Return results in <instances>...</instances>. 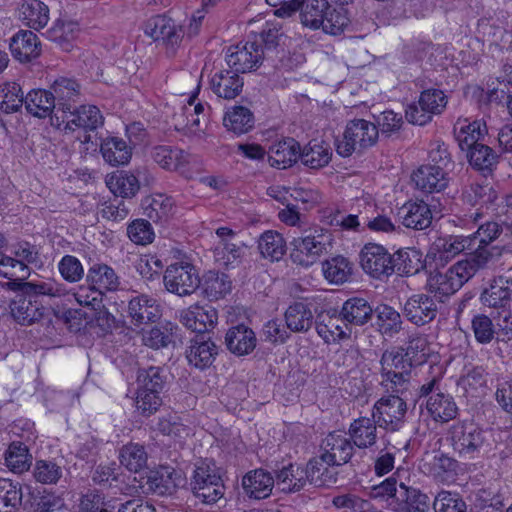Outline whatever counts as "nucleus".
Masks as SVG:
<instances>
[{
	"label": "nucleus",
	"mask_w": 512,
	"mask_h": 512,
	"mask_svg": "<svg viewBox=\"0 0 512 512\" xmlns=\"http://www.w3.org/2000/svg\"><path fill=\"white\" fill-rule=\"evenodd\" d=\"M502 233V227L496 222H486L477 231L468 235L472 239L474 251L449 267L445 272L437 271L430 275L429 287L441 295L457 292L478 271L485 269L493 258L488 245Z\"/></svg>",
	"instance_id": "1"
},
{
	"label": "nucleus",
	"mask_w": 512,
	"mask_h": 512,
	"mask_svg": "<svg viewBox=\"0 0 512 512\" xmlns=\"http://www.w3.org/2000/svg\"><path fill=\"white\" fill-rule=\"evenodd\" d=\"M21 291L9 305L12 317L21 325H29L42 316L39 304L34 299L36 296L61 298L68 295L66 285L55 280L25 282Z\"/></svg>",
	"instance_id": "2"
},
{
	"label": "nucleus",
	"mask_w": 512,
	"mask_h": 512,
	"mask_svg": "<svg viewBox=\"0 0 512 512\" xmlns=\"http://www.w3.org/2000/svg\"><path fill=\"white\" fill-rule=\"evenodd\" d=\"M453 450L460 457L473 459L489 446L488 432L472 421H458L447 432Z\"/></svg>",
	"instance_id": "3"
},
{
	"label": "nucleus",
	"mask_w": 512,
	"mask_h": 512,
	"mask_svg": "<svg viewBox=\"0 0 512 512\" xmlns=\"http://www.w3.org/2000/svg\"><path fill=\"white\" fill-rule=\"evenodd\" d=\"M53 125L58 128L63 127L66 132H83L84 138L79 137V139L82 143H88L91 140L90 132H94L104 125V116L95 105L84 104L79 107L73 105L70 110L55 117Z\"/></svg>",
	"instance_id": "4"
},
{
	"label": "nucleus",
	"mask_w": 512,
	"mask_h": 512,
	"mask_svg": "<svg viewBox=\"0 0 512 512\" xmlns=\"http://www.w3.org/2000/svg\"><path fill=\"white\" fill-rule=\"evenodd\" d=\"M377 126L365 119H354L347 123L343 137L336 141V151L342 157L373 146L378 139Z\"/></svg>",
	"instance_id": "5"
},
{
	"label": "nucleus",
	"mask_w": 512,
	"mask_h": 512,
	"mask_svg": "<svg viewBox=\"0 0 512 512\" xmlns=\"http://www.w3.org/2000/svg\"><path fill=\"white\" fill-rule=\"evenodd\" d=\"M332 233L323 227L313 226L306 229L300 237L294 238L293 245L299 254L306 256L300 264L311 265L332 248Z\"/></svg>",
	"instance_id": "6"
},
{
	"label": "nucleus",
	"mask_w": 512,
	"mask_h": 512,
	"mask_svg": "<svg viewBox=\"0 0 512 512\" xmlns=\"http://www.w3.org/2000/svg\"><path fill=\"white\" fill-rule=\"evenodd\" d=\"M472 239L464 235H448L437 238L430 246L426 261L436 270L445 267L452 259L464 251H472Z\"/></svg>",
	"instance_id": "7"
},
{
	"label": "nucleus",
	"mask_w": 512,
	"mask_h": 512,
	"mask_svg": "<svg viewBox=\"0 0 512 512\" xmlns=\"http://www.w3.org/2000/svg\"><path fill=\"white\" fill-rule=\"evenodd\" d=\"M145 33L164 46L170 57L176 54L184 38L183 27L166 15H156L149 19Z\"/></svg>",
	"instance_id": "8"
},
{
	"label": "nucleus",
	"mask_w": 512,
	"mask_h": 512,
	"mask_svg": "<svg viewBox=\"0 0 512 512\" xmlns=\"http://www.w3.org/2000/svg\"><path fill=\"white\" fill-rule=\"evenodd\" d=\"M163 283L168 292L184 297L193 294L199 288L200 277L194 265L176 262L166 268Z\"/></svg>",
	"instance_id": "9"
},
{
	"label": "nucleus",
	"mask_w": 512,
	"mask_h": 512,
	"mask_svg": "<svg viewBox=\"0 0 512 512\" xmlns=\"http://www.w3.org/2000/svg\"><path fill=\"white\" fill-rule=\"evenodd\" d=\"M407 413V404L399 395H389L377 400L372 408V417L378 427L388 432L399 431Z\"/></svg>",
	"instance_id": "10"
},
{
	"label": "nucleus",
	"mask_w": 512,
	"mask_h": 512,
	"mask_svg": "<svg viewBox=\"0 0 512 512\" xmlns=\"http://www.w3.org/2000/svg\"><path fill=\"white\" fill-rule=\"evenodd\" d=\"M429 280L430 278L428 279L427 286H429ZM429 291L434 293L435 296L433 297L425 293L414 294L409 297L404 304V315L410 322L417 326H422L433 321L437 316L439 304L442 302L441 300H436L435 297H446V295H441L431 289H429ZM448 296L449 295H447V297Z\"/></svg>",
	"instance_id": "11"
},
{
	"label": "nucleus",
	"mask_w": 512,
	"mask_h": 512,
	"mask_svg": "<svg viewBox=\"0 0 512 512\" xmlns=\"http://www.w3.org/2000/svg\"><path fill=\"white\" fill-rule=\"evenodd\" d=\"M225 59L228 66L236 72H250L257 69L262 63L263 47L256 41L240 42L227 49Z\"/></svg>",
	"instance_id": "12"
},
{
	"label": "nucleus",
	"mask_w": 512,
	"mask_h": 512,
	"mask_svg": "<svg viewBox=\"0 0 512 512\" xmlns=\"http://www.w3.org/2000/svg\"><path fill=\"white\" fill-rule=\"evenodd\" d=\"M392 254L382 245L375 243L366 244L360 253L362 269L375 279L382 280L394 273Z\"/></svg>",
	"instance_id": "13"
},
{
	"label": "nucleus",
	"mask_w": 512,
	"mask_h": 512,
	"mask_svg": "<svg viewBox=\"0 0 512 512\" xmlns=\"http://www.w3.org/2000/svg\"><path fill=\"white\" fill-rule=\"evenodd\" d=\"M137 175L126 171H119L108 175L106 184L110 191L122 198H131L137 194L140 188V182L150 185L154 183L155 178L146 168H138Z\"/></svg>",
	"instance_id": "14"
},
{
	"label": "nucleus",
	"mask_w": 512,
	"mask_h": 512,
	"mask_svg": "<svg viewBox=\"0 0 512 512\" xmlns=\"http://www.w3.org/2000/svg\"><path fill=\"white\" fill-rule=\"evenodd\" d=\"M192 490L196 498L205 504L216 503L224 495V485L219 475L208 467H197L194 471Z\"/></svg>",
	"instance_id": "15"
},
{
	"label": "nucleus",
	"mask_w": 512,
	"mask_h": 512,
	"mask_svg": "<svg viewBox=\"0 0 512 512\" xmlns=\"http://www.w3.org/2000/svg\"><path fill=\"white\" fill-rule=\"evenodd\" d=\"M321 459L328 466L346 464L353 456L354 446L349 437L337 431L329 433L321 444Z\"/></svg>",
	"instance_id": "16"
},
{
	"label": "nucleus",
	"mask_w": 512,
	"mask_h": 512,
	"mask_svg": "<svg viewBox=\"0 0 512 512\" xmlns=\"http://www.w3.org/2000/svg\"><path fill=\"white\" fill-rule=\"evenodd\" d=\"M180 322L197 335H205L206 331L214 328L217 324V310L210 305L194 304L180 311Z\"/></svg>",
	"instance_id": "17"
},
{
	"label": "nucleus",
	"mask_w": 512,
	"mask_h": 512,
	"mask_svg": "<svg viewBox=\"0 0 512 512\" xmlns=\"http://www.w3.org/2000/svg\"><path fill=\"white\" fill-rule=\"evenodd\" d=\"M50 91L57 104L54 116L51 118V123L54 124L55 117L70 110L78 101L81 96V85L75 78L61 76L51 84Z\"/></svg>",
	"instance_id": "18"
},
{
	"label": "nucleus",
	"mask_w": 512,
	"mask_h": 512,
	"mask_svg": "<svg viewBox=\"0 0 512 512\" xmlns=\"http://www.w3.org/2000/svg\"><path fill=\"white\" fill-rule=\"evenodd\" d=\"M210 89L219 98L235 99L243 89V78L236 70H219L210 78Z\"/></svg>",
	"instance_id": "19"
},
{
	"label": "nucleus",
	"mask_w": 512,
	"mask_h": 512,
	"mask_svg": "<svg viewBox=\"0 0 512 512\" xmlns=\"http://www.w3.org/2000/svg\"><path fill=\"white\" fill-rule=\"evenodd\" d=\"M512 281L505 277L494 279L488 288L484 289L480 300L486 307L499 310L509 309L511 306Z\"/></svg>",
	"instance_id": "20"
},
{
	"label": "nucleus",
	"mask_w": 512,
	"mask_h": 512,
	"mask_svg": "<svg viewBox=\"0 0 512 512\" xmlns=\"http://www.w3.org/2000/svg\"><path fill=\"white\" fill-rule=\"evenodd\" d=\"M218 353L217 346L206 335H196L186 350V358L190 365L198 369L208 368Z\"/></svg>",
	"instance_id": "21"
},
{
	"label": "nucleus",
	"mask_w": 512,
	"mask_h": 512,
	"mask_svg": "<svg viewBox=\"0 0 512 512\" xmlns=\"http://www.w3.org/2000/svg\"><path fill=\"white\" fill-rule=\"evenodd\" d=\"M416 187L426 193L440 192L448 185L447 174L439 165H423L412 175Z\"/></svg>",
	"instance_id": "22"
},
{
	"label": "nucleus",
	"mask_w": 512,
	"mask_h": 512,
	"mask_svg": "<svg viewBox=\"0 0 512 512\" xmlns=\"http://www.w3.org/2000/svg\"><path fill=\"white\" fill-rule=\"evenodd\" d=\"M86 283L105 295L107 292L117 291L121 280L111 266L105 263H94L87 270Z\"/></svg>",
	"instance_id": "23"
},
{
	"label": "nucleus",
	"mask_w": 512,
	"mask_h": 512,
	"mask_svg": "<svg viewBox=\"0 0 512 512\" xmlns=\"http://www.w3.org/2000/svg\"><path fill=\"white\" fill-rule=\"evenodd\" d=\"M300 145L293 138L274 142L268 151V161L272 167L286 169L300 159Z\"/></svg>",
	"instance_id": "24"
},
{
	"label": "nucleus",
	"mask_w": 512,
	"mask_h": 512,
	"mask_svg": "<svg viewBox=\"0 0 512 512\" xmlns=\"http://www.w3.org/2000/svg\"><path fill=\"white\" fill-rule=\"evenodd\" d=\"M128 316L134 325L140 326L157 321L161 317V308L156 299L140 295L129 301Z\"/></svg>",
	"instance_id": "25"
},
{
	"label": "nucleus",
	"mask_w": 512,
	"mask_h": 512,
	"mask_svg": "<svg viewBox=\"0 0 512 512\" xmlns=\"http://www.w3.org/2000/svg\"><path fill=\"white\" fill-rule=\"evenodd\" d=\"M378 423L369 417H359L351 422L348 434L353 446L359 449H371L378 440Z\"/></svg>",
	"instance_id": "26"
},
{
	"label": "nucleus",
	"mask_w": 512,
	"mask_h": 512,
	"mask_svg": "<svg viewBox=\"0 0 512 512\" xmlns=\"http://www.w3.org/2000/svg\"><path fill=\"white\" fill-rule=\"evenodd\" d=\"M455 138L462 151L466 153L474 146L481 145L487 134L486 124L480 120L469 122L467 119L458 120L454 126Z\"/></svg>",
	"instance_id": "27"
},
{
	"label": "nucleus",
	"mask_w": 512,
	"mask_h": 512,
	"mask_svg": "<svg viewBox=\"0 0 512 512\" xmlns=\"http://www.w3.org/2000/svg\"><path fill=\"white\" fill-rule=\"evenodd\" d=\"M228 350L238 356L250 354L256 347L257 338L255 332L244 324H239L228 329L225 336Z\"/></svg>",
	"instance_id": "28"
},
{
	"label": "nucleus",
	"mask_w": 512,
	"mask_h": 512,
	"mask_svg": "<svg viewBox=\"0 0 512 512\" xmlns=\"http://www.w3.org/2000/svg\"><path fill=\"white\" fill-rule=\"evenodd\" d=\"M426 409L432 420L442 424L455 419L459 412L453 396L443 392L429 396Z\"/></svg>",
	"instance_id": "29"
},
{
	"label": "nucleus",
	"mask_w": 512,
	"mask_h": 512,
	"mask_svg": "<svg viewBox=\"0 0 512 512\" xmlns=\"http://www.w3.org/2000/svg\"><path fill=\"white\" fill-rule=\"evenodd\" d=\"M399 214L402 224L407 228L424 230L432 223L431 209L423 200L407 202L401 207Z\"/></svg>",
	"instance_id": "30"
},
{
	"label": "nucleus",
	"mask_w": 512,
	"mask_h": 512,
	"mask_svg": "<svg viewBox=\"0 0 512 512\" xmlns=\"http://www.w3.org/2000/svg\"><path fill=\"white\" fill-rule=\"evenodd\" d=\"M316 331L327 344L347 339L351 335V329L340 313L323 316L321 321L316 322Z\"/></svg>",
	"instance_id": "31"
},
{
	"label": "nucleus",
	"mask_w": 512,
	"mask_h": 512,
	"mask_svg": "<svg viewBox=\"0 0 512 512\" xmlns=\"http://www.w3.org/2000/svg\"><path fill=\"white\" fill-rule=\"evenodd\" d=\"M10 50L15 59L29 62L40 54V42L35 33L28 30L19 31L10 41Z\"/></svg>",
	"instance_id": "32"
},
{
	"label": "nucleus",
	"mask_w": 512,
	"mask_h": 512,
	"mask_svg": "<svg viewBox=\"0 0 512 512\" xmlns=\"http://www.w3.org/2000/svg\"><path fill=\"white\" fill-rule=\"evenodd\" d=\"M100 152L111 166L127 165L132 157V146L119 137H107L101 141Z\"/></svg>",
	"instance_id": "33"
},
{
	"label": "nucleus",
	"mask_w": 512,
	"mask_h": 512,
	"mask_svg": "<svg viewBox=\"0 0 512 512\" xmlns=\"http://www.w3.org/2000/svg\"><path fill=\"white\" fill-rule=\"evenodd\" d=\"M274 481L271 473L263 469H256L243 477L242 486L250 498L264 499L270 495Z\"/></svg>",
	"instance_id": "34"
},
{
	"label": "nucleus",
	"mask_w": 512,
	"mask_h": 512,
	"mask_svg": "<svg viewBox=\"0 0 512 512\" xmlns=\"http://www.w3.org/2000/svg\"><path fill=\"white\" fill-rule=\"evenodd\" d=\"M339 313L349 326H363L371 320L373 309L364 298L353 297L343 303Z\"/></svg>",
	"instance_id": "35"
},
{
	"label": "nucleus",
	"mask_w": 512,
	"mask_h": 512,
	"mask_svg": "<svg viewBox=\"0 0 512 512\" xmlns=\"http://www.w3.org/2000/svg\"><path fill=\"white\" fill-rule=\"evenodd\" d=\"M396 502V509L400 512H427L430 507V500L426 494L403 483L399 485Z\"/></svg>",
	"instance_id": "36"
},
{
	"label": "nucleus",
	"mask_w": 512,
	"mask_h": 512,
	"mask_svg": "<svg viewBox=\"0 0 512 512\" xmlns=\"http://www.w3.org/2000/svg\"><path fill=\"white\" fill-rule=\"evenodd\" d=\"M286 328L294 333H305L313 325L314 316L309 306L302 302L291 304L284 314Z\"/></svg>",
	"instance_id": "37"
},
{
	"label": "nucleus",
	"mask_w": 512,
	"mask_h": 512,
	"mask_svg": "<svg viewBox=\"0 0 512 512\" xmlns=\"http://www.w3.org/2000/svg\"><path fill=\"white\" fill-rule=\"evenodd\" d=\"M25 108L33 116L45 118L54 116L57 104L52 96L51 91L32 90L25 98Z\"/></svg>",
	"instance_id": "38"
},
{
	"label": "nucleus",
	"mask_w": 512,
	"mask_h": 512,
	"mask_svg": "<svg viewBox=\"0 0 512 512\" xmlns=\"http://www.w3.org/2000/svg\"><path fill=\"white\" fill-rule=\"evenodd\" d=\"M353 265L343 256H335L322 262L324 278L333 285L348 282L352 276Z\"/></svg>",
	"instance_id": "39"
},
{
	"label": "nucleus",
	"mask_w": 512,
	"mask_h": 512,
	"mask_svg": "<svg viewBox=\"0 0 512 512\" xmlns=\"http://www.w3.org/2000/svg\"><path fill=\"white\" fill-rule=\"evenodd\" d=\"M332 152L323 141L312 140L300 152V160L310 169H320L329 164Z\"/></svg>",
	"instance_id": "40"
},
{
	"label": "nucleus",
	"mask_w": 512,
	"mask_h": 512,
	"mask_svg": "<svg viewBox=\"0 0 512 512\" xmlns=\"http://www.w3.org/2000/svg\"><path fill=\"white\" fill-rule=\"evenodd\" d=\"M80 32L79 24L72 20H57L54 25L46 31V37L59 44L64 50H69L71 43L78 37Z\"/></svg>",
	"instance_id": "41"
},
{
	"label": "nucleus",
	"mask_w": 512,
	"mask_h": 512,
	"mask_svg": "<svg viewBox=\"0 0 512 512\" xmlns=\"http://www.w3.org/2000/svg\"><path fill=\"white\" fill-rule=\"evenodd\" d=\"M258 249L263 258L279 261L286 253V242L280 233L268 230L259 237Z\"/></svg>",
	"instance_id": "42"
},
{
	"label": "nucleus",
	"mask_w": 512,
	"mask_h": 512,
	"mask_svg": "<svg viewBox=\"0 0 512 512\" xmlns=\"http://www.w3.org/2000/svg\"><path fill=\"white\" fill-rule=\"evenodd\" d=\"M223 124L227 130L235 134H244L253 128L254 115L244 106H234L231 110L226 112L223 118Z\"/></svg>",
	"instance_id": "43"
},
{
	"label": "nucleus",
	"mask_w": 512,
	"mask_h": 512,
	"mask_svg": "<svg viewBox=\"0 0 512 512\" xmlns=\"http://www.w3.org/2000/svg\"><path fill=\"white\" fill-rule=\"evenodd\" d=\"M20 15L30 28L39 30L49 21V8L40 0H27L20 7Z\"/></svg>",
	"instance_id": "44"
},
{
	"label": "nucleus",
	"mask_w": 512,
	"mask_h": 512,
	"mask_svg": "<svg viewBox=\"0 0 512 512\" xmlns=\"http://www.w3.org/2000/svg\"><path fill=\"white\" fill-rule=\"evenodd\" d=\"M189 155L183 150L170 146H158L153 151V158L162 168L177 171L188 163Z\"/></svg>",
	"instance_id": "45"
},
{
	"label": "nucleus",
	"mask_w": 512,
	"mask_h": 512,
	"mask_svg": "<svg viewBox=\"0 0 512 512\" xmlns=\"http://www.w3.org/2000/svg\"><path fill=\"white\" fill-rule=\"evenodd\" d=\"M301 22L312 29L322 28L326 10L329 8L327 0L301 1Z\"/></svg>",
	"instance_id": "46"
},
{
	"label": "nucleus",
	"mask_w": 512,
	"mask_h": 512,
	"mask_svg": "<svg viewBox=\"0 0 512 512\" xmlns=\"http://www.w3.org/2000/svg\"><path fill=\"white\" fill-rule=\"evenodd\" d=\"M232 282L224 273L208 271L203 278V293L210 300L224 297L231 291Z\"/></svg>",
	"instance_id": "47"
},
{
	"label": "nucleus",
	"mask_w": 512,
	"mask_h": 512,
	"mask_svg": "<svg viewBox=\"0 0 512 512\" xmlns=\"http://www.w3.org/2000/svg\"><path fill=\"white\" fill-rule=\"evenodd\" d=\"M167 375L165 369L159 366H150L139 369L137 373V388L162 393L166 385Z\"/></svg>",
	"instance_id": "48"
},
{
	"label": "nucleus",
	"mask_w": 512,
	"mask_h": 512,
	"mask_svg": "<svg viewBox=\"0 0 512 512\" xmlns=\"http://www.w3.org/2000/svg\"><path fill=\"white\" fill-rule=\"evenodd\" d=\"M147 452L145 447L138 443L124 445L119 453V460L122 466L131 472H139L146 467Z\"/></svg>",
	"instance_id": "49"
},
{
	"label": "nucleus",
	"mask_w": 512,
	"mask_h": 512,
	"mask_svg": "<svg viewBox=\"0 0 512 512\" xmlns=\"http://www.w3.org/2000/svg\"><path fill=\"white\" fill-rule=\"evenodd\" d=\"M379 331L387 336H393L401 330L402 319L393 307L382 304L375 309Z\"/></svg>",
	"instance_id": "50"
},
{
	"label": "nucleus",
	"mask_w": 512,
	"mask_h": 512,
	"mask_svg": "<svg viewBox=\"0 0 512 512\" xmlns=\"http://www.w3.org/2000/svg\"><path fill=\"white\" fill-rule=\"evenodd\" d=\"M380 366V372L398 373L403 371L411 373V368L414 365L404 354V348H396L383 352L380 359Z\"/></svg>",
	"instance_id": "51"
},
{
	"label": "nucleus",
	"mask_w": 512,
	"mask_h": 512,
	"mask_svg": "<svg viewBox=\"0 0 512 512\" xmlns=\"http://www.w3.org/2000/svg\"><path fill=\"white\" fill-rule=\"evenodd\" d=\"M145 215L154 222H165L173 214L174 203L172 199L163 194H156L147 199Z\"/></svg>",
	"instance_id": "52"
},
{
	"label": "nucleus",
	"mask_w": 512,
	"mask_h": 512,
	"mask_svg": "<svg viewBox=\"0 0 512 512\" xmlns=\"http://www.w3.org/2000/svg\"><path fill=\"white\" fill-rule=\"evenodd\" d=\"M22 502V491L18 483L0 478V512H16Z\"/></svg>",
	"instance_id": "53"
},
{
	"label": "nucleus",
	"mask_w": 512,
	"mask_h": 512,
	"mask_svg": "<svg viewBox=\"0 0 512 512\" xmlns=\"http://www.w3.org/2000/svg\"><path fill=\"white\" fill-rule=\"evenodd\" d=\"M157 430L179 442L191 433L190 427L184 424L181 417L176 414H167L160 417L157 422Z\"/></svg>",
	"instance_id": "54"
},
{
	"label": "nucleus",
	"mask_w": 512,
	"mask_h": 512,
	"mask_svg": "<svg viewBox=\"0 0 512 512\" xmlns=\"http://www.w3.org/2000/svg\"><path fill=\"white\" fill-rule=\"evenodd\" d=\"M173 474L174 470L170 467L151 471L147 481L149 489L158 495L171 494L177 486Z\"/></svg>",
	"instance_id": "55"
},
{
	"label": "nucleus",
	"mask_w": 512,
	"mask_h": 512,
	"mask_svg": "<svg viewBox=\"0 0 512 512\" xmlns=\"http://www.w3.org/2000/svg\"><path fill=\"white\" fill-rule=\"evenodd\" d=\"M304 469L299 466L290 465L281 469L276 475V484L281 490L287 492H296L304 487L306 478Z\"/></svg>",
	"instance_id": "56"
},
{
	"label": "nucleus",
	"mask_w": 512,
	"mask_h": 512,
	"mask_svg": "<svg viewBox=\"0 0 512 512\" xmlns=\"http://www.w3.org/2000/svg\"><path fill=\"white\" fill-rule=\"evenodd\" d=\"M141 334L142 343L155 350L165 348L173 342V328L170 324L151 327L143 330Z\"/></svg>",
	"instance_id": "57"
},
{
	"label": "nucleus",
	"mask_w": 512,
	"mask_h": 512,
	"mask_svg": "<svg viewBox=\"0 0 512 512\" xmlns=\"http://www.w3.org/2000/svg\"><path fill=\"white\" fill-rule=\"evenodd\" d=\"M469 164L476 170H491L497 162V154L486 144L476 145L466 153Z\"/></svg>",
	"instance_id": "58"
},
{
	"label": "nucleus",
	"mask_w": 512,
	"mask_h": 512,
	"mask_svg": "<svg viewBox=\"0 0 512 512\" xmlns=\"http://www.w3.org/2000/svg\"><path fill=\"white\" fill-rule=\"evenodd\" d=\"M394 273L412 275L419 270V255L414 249H400L392 255Z\"/></svg>",
	"instance_id": "59"
},
{
	"label": "nucleus",
	"mask_w": 512,
	"mask_h": 512,
	"mask_svg": "<svg viewBox=\"0 0 512 512\" xmlns=\"http://www.w3.org/2000/svg\"><path fill=\"white\" fill-rule=\"evenodd\" d=\"M7 466L14 471L22 472L30 466L31 456L22 442H12L5 453Z\"/></svg>",
	"instance_id": "60"
},
{
	"label": "nucleus",
	"mask_w": 512,
	"mask_h": 512,
	"mask_svg": "<svg viewBox=\"0 0 512 512\" xmlns=\"http://www.w3.org/2000/svg\"><path fill=\"white\" fill-rule=\"evenodd\" d=\"M23 92L16 83H5L0 86V109L5 113L18 111L24 102Z\"/></svg>",
	"instance_id": "61"
},
{
	"label": "nucleus",
	"mask_w": 512,
	"mask_h": 512,
	"mask_svg": "<svg viewBox=\"0 0 512 512\" xmlns=\"http://www.w3.org/2000/svg\"><path fill=\"white\" fill-rule=\"evenodd\" d=\"M322 30L331 35H339L348 26L350 19L345 8H329L326 10Z\"/></svg>",
	"instance_id": "62"
},
{
	"label": "nucleus",
	"mask_w": 512,
	"mask_h": 512,
	"mask_svg": "<svg viewBox=\"0 0 512 512\" xmlns=\"http://www.w3.org/2000/svg\"><path fill=\"white\" fill-rule=\"evenodd\" d=\"M30 275V268L21 264L15 258L0 251V277L9 280L23 281Z\"/></svg>",
	"instance_id": "63"
},
{
	"label": "nucleus",
	"mask_w": 512,
	"mask_h": 512,
	"mask_svg": "<svg viewBox=\"0 0 512 512\" xmlns=\"http://www.w3.org/2000/svg\"><path fill=\"white\" fill-rule=\"evenodd\" d=\"M435 512H466L467 506L462 498L448 491H441L433 502Z\"/></svg>",
	"instance_id": "64"
}]
</instances>
